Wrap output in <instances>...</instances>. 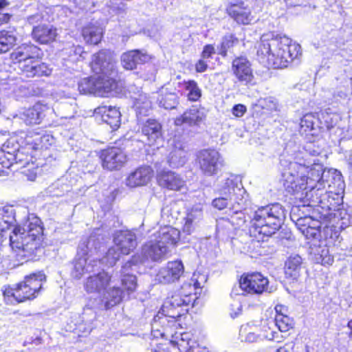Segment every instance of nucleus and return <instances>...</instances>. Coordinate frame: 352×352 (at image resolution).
Returning a JSON list of instances; mask_svg holds the SVG:
<instances>
[{
    "label": "nucleus",
    "instance_id": "1",
    "mask_svg": "<svg viewBox=\"0 0 352 352\" xmlns=\"http://www.w3.org/2000/svg\"><path fill=\"white\" fill-rule=\"evenodd\" d=\"M257 58L260 63L274 68L287 67L301 56V47L287 38L279 40L271 35L261 37L257 46Z\"/></svg>",
    "mask_w": 352,
    "mask_h": 352
},
{
    "label": "nucleus",
    "instance_id": "2",
    "mask_svg": "<svg viewBox=\"0 0 352 352\" xmlns=\"http://www.w3.org/2000/svg\"><path fill=\"white\" fill-rule=\"evenodd\" d=\"M285 217V210L278 203L258 208L252 219L254 234L258 233L265 236H272L279 230Z\"/></svg>",
    "mask_w": 352,
    "mask_h": 352
},
{
    "label": "nucleus",
    "instance_id": "3",
    "mask_svg": "<svg viewBox=\"0 0 352 352\" xmlns=\"http://www.w3.org/2000/svg\"><path fill=\"white\" fill-rule=\"evenodd\" d=\"M280 165L284 168L282 173L283 186L290 193L306 189L309 181H315V178L309 174L307 168L302 166V162H291L285 157L280 159Z\"/></svg>",
    "mask_w": 352,
    "mask_h": 352
},
{
    "label": "nucleus",
    "instance_id": "4",
    "mask_svg": "<svg viewBox=\"0 0 352 352\" xmlns=\"http://www.w3.org/2000/svg\"><path fill=\"white\" fill-rule=\"evenodd\" d=\"M45 278V274L41 272L27 276L14 288L6 289L4 296H12L18 302L32 300L37 296Z\"/></svg>",
    "mask_w": 352,
    "mask_h": 352
},
{
    "label": "nucleus",
    "instance_id": "5",
    "mask_svg": "<svg viewBox=\"0 0 352 352\" xmlns=\"http://www.w3.org/2000/svg\"><path fill=\"white\" fill-rule=\"evenodd\" d=\"M20 227L13 230L12 234L9 235L10 245L12 249L19 250L22 256L30 257L36 256L42 251L41 236L22 234Z\"/></svg>",
    "mask_w": 352,
    "mask_h": 352
},
{
    "label": "nucleus",
    "instance_id": "6",
    "mask_svg": "<svg viewBox=\"0 0 352 352\" xmlns=\"http://www.w3.org/2000/svg\"><path fill=\"white\" fill-rule=\"evenodd\" d=\"M196 162L201 173L208 177L216 175L224 166V161L215 149H202L197 154Z\"/></svg>",
    "mask_w": 352,
    "mask_h": 352
},
{
    "label": "nucleus",
    "instance_id": "7",
    "mask_svg": "<svg viewBox=\"0 0 352 352\" xmlns=\"http://www.w3.org/2000/svg\"><path fill=\"white\" fill-rule=\"evenodd\" d=\"M322 149L314 143L308 144L305 151L297 154L296 161L302 162V166L307 168L309 174L314 176V173H317V177L320 176L322 171V165L320 163L318 156L321 154Z\"/></svg>",
    "mask_w": 352,
    "mask_h": 352
},
{
    "label": "nucleus",
    "instance_id": "8",
    "mask_svg": "<svg viewBox=\"0 0 352 352\" xmlns=\"http://www.w3.org/2000/svg\"><path fill=\"white\" fill-rule=\"evenodd\" d=\"M153 176V170L149 166H141L130 171L124 180V185L134 189L148 185Z\"/></svg>",
    "mask_w": 352,
    "mask_h": 352
},
{
    "label": "nucleus",
    "instance_id": "9",
    "mask_svg": "<svg viewBox=\"0 0 352 352\" xmlns=\"http://www.w3.org/2000/svg\"><path fill=\"white\" fill-rule=\"evenodd\" d=\"M90 67L96 74H112L116 68L113 54L109 50H101L94 54Z\"/></svg>",
    "mask_w": 352,
    "mask_h": 352
},
{
    "label": "nucleus",
    "instance_id": "10",
    "mask_svg": "<svg viewBox=\"0 0 352 352\" xmlns=\"http://www.w3.org/2000/svg\"><path fill=\"white\" fill-rule=\"evenodd\" d=\"M100 159L104 168L114 170L124 166L127 161V156L120 148L111 147L101 151Z\"/></svg>",
    "mask_w": 352,
    "mask_h": 352
},
{
    "label": "nucleus",
    "instance_id": "11",
    "mask_svg": "<svg viewBox=\"0 0 352 352\" xmlns=\"http://www.w3.org/2000/svg\"><path fill=\"white\" fill-rule=\"evenodd\" d=\"M268 280L260 273L243 275L239 280V287L243 292L249 294H261L266 290Z\"/></svg>",
    "mask_w": 352,
    "mask_h": 352
},
{
    "label": "nucleus",
    "instance_id": "12",
    "mask_svg": "<svg viewBox=\"0 0 352 352\" xmlns=\"http://www.w3.org/2000/svg\"><path fill=\"white\" fill-rule=\"evenodd\" d=\"M184 273V267L181 261L168 262L156 275V280L160 283L169 284L179 280Z\"/></svg>",
    "mask_w": 352,
    "mask_h": 352
},
{
    "label": "nucleus",
    "instance_id": "13",
    "mask_svg": "<svg viewBox=\"0 0 352 352\" xmlns=\"http://www.w3.org/2000/svg\"><path fill=\"white\" fill-rule=\"evenodd\" d=\"M244 193L245 190L242 187L241 183L233 175L228 177L220 188L221 195L230 199L239 206L243 204V195Z\"/></svg>",
    "mask_w": 352,
    "mask_h": 352
},
{
    "label": "nucleus",
    "instance_id": "14",
    "mask_svg": "<svg viewBox=\"0 0 352 352\" xmlns=\"http://www.w3.org/2000/svg\"><path fill=\"white\" fill-rule=\"evenodd\" d=\"M208 111L201 106H192L182 116L176 118L175 124L181 126L186 124L188 126H199L206 118Z\"/></svg>",
    "mask_w": 352,
    "mask_h": 352
},
{
    "label": "nucleus",
    "instance_id": "15",
    "mask_svg": "<svg viewBox=\"0 0 352 352\" xmlns=\"http://www.w3.org/2000/svg\"><path fill=\"white\" fill-rule=\"evenodd\" d=\"M166 245L157 242L156 239H151L146 242L142 248V261H159L164 259L168 252Z\"/></svg>",
    "mask_w": 352,
    "mask_h": 352
},
{
    "label": "nucleus",
    "instance_id": "16",
    "mask_svg": "<svg viewBox=\"0 0 352 352\" xmlns=\"http://www.w3.org/2000/svg\"><path fill=\"white\" fill-rule=\"evenodd\" d=\"M111 276L104 271L89 276L84 283V288L87 293L100 294L109 285Z\"/></svg>",
    "mask_w": 352,
    "mask_h": 352
},
{
    "label": "nucleus",
    "instance_id": "17",
    "mask_svg": "<svg viewBox=\"0 0 352 352\" xmlns=\"http://www.w3.org/2000/svg\"><path fill=\"white\" fill-rule=\"evenodd\" d=\"M113 242L122 254L128 255L136 248L137 237L132 231L120 230L114 234Z\"/></svg>",
    "mask_w": 352,
    "mask_h": 352
},
{
    "label": "nucleus",
    "instance_id": "18",
    "mask_svg": "<svg viewBox=\"0 0 352 352\" xmlns=\"http://www.w3.org/2000/svg\"><path fill=\"white\" fill-rule=\"evenodd\" d=\"M158 184L171 190H181L185 187L184 179L178 173L171 170H162L157 173Z\"/></svg>",
    "mask_w": 352,
    "mask_h": 352
},
{
    "label": "nucleus",
    "instance_id": "19",
    "mask_svg": "<svg viewBox=\"0 0 352 352\" xmlns=\"http://www.w3.org/2000/svg\"><path fill=\"white\" fill-rule=\"evenodd\" d=\"M141 133L148 145H154L162 138V126L158 120L149 118L142 123Z\"/></svg>",
    "mask_w": 352,
    "mask_h": 352
},
{
    "label": "nucleus",
    "instance_id": "20",
    "mask_svg": "<svg viewBox=\"0 0 352 352\" xmlns=\"http://www.w3.org/2000/svg\"><path fill=\"white\" fill-rule=\"evenodd\" d=\"M315 181L322 184V188L327 186L330 190H342L344 187V182L340 172L335 169L325 170L322 169L320 176L317 177V173H314Z\"/></svg>",
    "mask_w": 352,
    "mask_h": 352
},
{
    "label": "nucleus",
    "instance_id": "21",
    "mask_svg": "<svg viewBox=\"0 0 352 352\" xmlns=\"http://www.w3.org/2000/svg\"><path fill=\"white\" fill-rule=\"evenodd\" d=\"M232 70L237 79L245 84L251 82L254 78L251 65L243 56L237 57L232 61Z\"/></svg>",
    "mask_w": 352,
    "mask_h": 352
},
{
    "label": "nucleus",
    "instance_id": "22",
    "mask_svg": "<svg viewBox=\"0 0 352 352\" xmlns=\"http://www.w3.org/2000/svg\"><path fill=\"white\" fill-rule=\"evenodd\" d=\"M39 50V48L33 44H22L11 53L10 58L19 66L21 63H27L38 57Z\"/></svg>",
    "mask_w": 352,
    "mask_h": 352
},
{
    "label": "nucleus",
    "instance_id": "23",
    "mask_svg": "<svg viewBox=\"0 0 352 352\" xmlns=\"http://www.w3.org/2000/svg\"><path fill=\"white\" fill-rule=\"evenodd\" d=\"M89 255L82 254L78 249L76 258L73 263V269L72 270V276L76 279H80L85 273L94 271V265L97 261H90L88 263Z\"/></svg>",
    "mask_w": 352,
    "mask_h": 352
},
{
    "label": "nucleus",
    "instance_id": "24",
    "mask_svg": "<svg viewBox=\"0 0 352 352\" xmlns=\"http://www.w3.org/2000/svg\"><path fill=\"white\" fill-rule=\"evenodd\" d=\"M94 114L100 116L102 122L109 124L113 130L120 126L121 114L116 107L100 106L94 109Z\"/></svg>",
    "mask_w": 352,
    "mask_h": 352
},
{
    "label": "nucleus",
    "instance_id": "25",
    "mask_svg": "<svg viewBox=\"0 0 352 352\" xmlns=\"http://www.w3.org/2000/svg\"><path fill=\"white\" fill-rule=\"evenodd\" d=\"M25 143L29 149H47L54 143L52 135L47 133L41 135L38 133L30 132L25 138Z\"/></svg>",
    "mask_w": 352,
    "mask_h": 352
},
{
    "label": "nucleus",
    "instance_id": "26",
    "mask_svg": "<svg viewBox=\"0 0 352 352\" xmlns=\"http://www.w3.org/2000/svg\"><path fill=\"white\" fill-rule=\"evenodd\" d=\"M149 59L150 56L146 53L138 50L125 52L121 56L122 66L129 70L135 69L138 65L143 64Z\"/></svg>",
    "mask_w": 352,
    "mask_h": 352
},
{
    "label": "nucleus",
    "instance_id": "27",
    "mask_svg": "<svg viewBox=\"0 0 352 352\" xmlns=\"http://www.w3.org/2000/svg\"><path fill=\"white\" fill-rule=\"evenodd\" d=\"M56 36V29L47 25L34 26L32 31V38L40 44H47L52 42Z\"/></svg>",
    "mask_w": 352,
    "mask_h": 352
},
{
    "label": "nucleus",
    "instance_id": "28",
    "mask_svg": "<svg viewBox=\"0 0 352 352\" xmlns=\"http://www.w3.org/2000/svg\"><path fill=\"white\" fill-rule=\"evenodd\" d=\"M110 74H102L96 77V96L109 97L117 87V82Z\"/></svg>",
    "mask_w": 352,
    "mask_h": 352
},
{
    "label": "nucleus",
    "instance_id": "29",
    "mask_svg": "<svg viewBox=\"0 0 352 352\" xmlns=\"http://www.w3.org/2000/svg\"><path fill=\"white\" fill-rule=\"evenodd\" d=\"M187 161V152L184 144L181 142H175L170 152L167 162L170 167L179 168L183 166Z\"/></svg>",
    "mask_w": 352,
    "mask_h": 352
},
{
    "label": "nucleus",
    "instance_id": "30",
    "mask_svg": "<svg viewBox=\"0 0 352 352\" xmlns=\"http://www.w3.org/2000/svg\"><path fill=\"white\" fill-rule=\"evenodd\" d=\"M179 231L172 227H164L161 228L154 234L155 239L158 243L163 245L175 244L179 238Z\"/></svg>",
    "mask_w": 352,
    "mask_h": 352
},
{
    "label": "nucleus",
    "instance_id": "31",
    "mask_svg": "<svg viewBox=\"0 0 352 352\" xmlns=\"http://www.w3.org/2000/svg\"><path fill=\"white\" fill-rule=\"evenodd\" d=\"M202 219V211L199 208H192L184 218V223L182 230L187 234L194 232L198 228Z\"/></svg>",
    "mask_w": 352,
    "mask_h": 352
},
{
    "label": "nucleus",
    "instance_id": "32",
    "mask_svg": "<svg viewBox=\"0 0 352 352\" xmlns=\"http://www.w3.org/2000/svg\"><path fill=\"white\" fill-rule=\"evenodd\" d=\"M190 302V297L189 296L182 297L179 294H175L172 296L170 300L166 303V305L164 306V308L168 309L170 307V311H168V315L172 318H177L182 315V311H178L177 313H174V311L182 306H188Z\"/></svg>",
    "mask_w": 352,
    "mask_h": 352
},
{
    "label": "nucleus",
    "instance_id": "33",
    "mask_svg": "<svg viewBox=\"0 0 352 352\" xmlns=\"http://www.w3.org/2000/svg\"><path fill=\"white\" fill-rule=\"evenodd\" d=\"M228 12L229 15L238 23L246 25L249 24L252 20L250 10L245 7L232 5L229 8Z\"/></svg>",
    "mask_w": 352,
    "mask_h": 352
},
{
    "label": "nucleus",
    "instance_id": "34",
    "mask_svg": "<svg viewBox=\"0 0 352 352\" xmlns=\"http://www.w3.org/2000/svg\"><path fill=\"white\" fill-rule=\"evenodd\" d=\"M103 237L98 234H92L86 240L82 241L78 249L82 254L89 255L93 250L96 251L100 249L102 244Z\"/></svg>",
    "mask_w": 352,
    "mask_h": 352
},
{
    "label": "nucleus",
    "instance_id": "35",
    "mask_svg": "<svg viewBox=\"0 0 352 352\" xmlns=\"http://www.w3.org/2000/svg\"><path fill=\"white\" fill-rule=\"evenodd\" d=\"M123 292L119 287H113L103 293L102 301L106 309L119 304L123 298Z\"/></svg>",
    "mask_w": 352,
    "mask_h": 352
},
{
    "label": "nucleus",
    "instance_id": "36",
    "mask_svg": "<svg viewBox=\"0 0 352 352\" xmlns=\"http://www.w3.org/2000/svg\"><path fill=\"white\" fill-rule=\"evenodd\" d=\"M302 258L298 254H292L285 262V273L296 278L300 273L302 265Z\"/></svg>",
    "mask_w": 352,
    "mask_h": 352
},
{
    "label": "nucleus",
    "instance_id": "37",
    "mask_svg": "<svg viewBox=\"0 0 352 352\" xmlns=\"http://www.w3.org/2000/svg\"><path fill=\"white\" fill-rule=\"evenodd\" d=\"M21 233L22 234H32L33 236H41L43 228L41 226V220L37 217L32 216L23 224Z\"/></svg>",
    "mask_w": 352,
    "mask_h": 352
},
{
    "label": "nucleus",
    "instance_id": "38",
    "mask_svg": "<svg viewBox=\"0 0 352 352\" xmlns=\"http://www.w3.org/2000/svg\"><path fill=\"white\" fill-rule=\"evenodd\" d=\"M82 36L87 43L96 45L102 38V29L99 26L88 25L83 28Z\"/></svg>",
    "mask_w": 352,
    "mask_h": 352
},
{
    "label": "nucleus",
    "instance_id": "39",
    "mask_svg": "<svg viewBox=\"0 0 352 352\" xmlns=\"http://www.w3.org/2000/svg\"><path fill=\"white\" fill-rule=\"evenodd\" d=\"M16 42L14 31H0V54L6 53L12 48Z\"/></svg>",
    "mask_w": 352,
    "mask_h": 352
},
{
    "label": "nucleus",
    "instance_id": "40",
    "mask_svg": "<svg viewBox=\"0 0 352 352\" xmlns=\"http://www.w3.org/2000/svg\"><path fill=\"white\" fill-rule=\"evenodd\" d=\"M14 209L9 206L0 208V230L6 232L14 221Z\"/></svg>",
    "mask_w": 352,
    "mask_h": 352
},
{
    "label": "nucleus",
    "instance_id": "41",
    "mask_svg": "<svg viewBox=\"0 0 352 352\" xmlns=\"http://www.w3.org/2000/svg\"><path fill=\"white\" fill-rule=\"evenodd\" d=\"M316 122L317 118L313 113L305 114L300 120V132L302 134L314 135Z\"/></svg>",
    "mask_w": 352,
    "mask_h": 352
},
{
    "label": "nucleus",
    "instance_id": "42",
    "mask_svg": "<svg viewBox=\"0 0 352 352\" xmlns=\"http://www.w3.org/2000/svg\"><path fill=\"white\" fill-rule=\"evenodd\" d=\"M19 118L27 125L37 124L41 122V113L36 108H30L20 113Z\"/></svg>",
    "mask_w": 352,
    "mask_h": 352
},
{
    "label": "nucleus",
    "instance_id": "43",
    "mask_svg": "<svg viewBox=\"0 0 352 352\" xmlns=\"http://www.w3.org/2000/svg\"><path fill=\"white\" fill-rule=\"evenodd\" d=\"M78 90L83 94H93L96 96V77L85 78L78 82Z\"/></svg>",
    "mask_w": 352,
    "mask_h": 352
},
{
    "label": "nucleus",
    "instance_id": "44",
    "mask_svg": "<svg viewBox=\"0 0 352 352\" xmlns=\"http://www.w3.org/2000/svg\"><path fill=\"white\" fill-rule=\"evenodd\" d=\"M321 119L323 120L328 129L336 126L341 121L340 116L336 112L331 111L330 109H326L322 112Z\"/></svg>",
    "mask_w": 352,
    "mask_h": 352
},
{
    "label": "nucleus",
    "instance_id": "45",
    "mask_svg": "<svg viewBox=\"0 0 352 352\" xmlns=\"http://www.w3.org/2000/svg\"><path fill=\"white\" fill-rule=\"evenodd\" d=\"M135 107L138 114L146 115L151 109L152 104L146 94H141L135 99Z\"/></svg>",
    "mask_w": 352,
    "mask_h": 352
},
{
    "label": "nucleus",
    "instance_id": "46",
    "mask_svg": "<svg viewBox=\"0 0 352 352\" xmlns=\"http://www.w3.org/2000/svg\"><path fill=\"white\" fill-rule=\"evenodd\" d=\"M317 184L315 186H310L311 189L306 193V197L309 200V205H316L321 202V197L322 195L324 188H322V184L317 181Z\"/></svg>",
    "mask_w": 352,
    "mask_h": 352
},
{
    "label": "nucleus",
    "instance_id": "47",
    "mask_svg": "<svg viewBox=\"0 0 352 352\" xmlns=\"http://www.w3.org/2000/svg\"><path fill=\"white\" fill-rule=\"evenodd\" d=\"M276 325L278 329L283 332H287L293 327V320L286 314L276 315Z\"/></svg>",
    "mask_w": 352,
    "mask_h": 352
},
{
    "label": "nucleus",
    "instance_id": "48",
    "mask_svg": "<svg viewBox=\"0 0 352 352\" xmlns=\"http://www.w3.org/2000/svg\"><path fill=\"white\" fill-rule=\"evenodd\" d=\"M121 254L122 253L116 245L111 247L108 250L105 256L102 259V262L107 265L113 266L120 259Z\"/></svg>",
    "mask_w": 352,
    "mask_h": 352
},
{
    "label": "nucleus",
    "instance_id": "49",
    "mask_svg": "<svg viewBox=\"0 0 352 352\" xmlns=\"http://www.w3.org/2000/svg\"><path fill=\"white\" fill-rule=\"evenodd\" d=\"M185 89L188 91V98L191 101H197L201 96V89L195 80H188L184 82Z\"/></svg>",
    "mask_w": 352,
    "mask_h": 352
},
{
    "label": "nucleus",
    "instance_id": "50",
    "mask_svg": "<svg viewBox=\"0 0 352 352\" xmlns=\"http://www.w3.org/2000/svg\"><path fill=\"white\" fill-rule=\"evenodd\" d=\"M178 104V97L175 93H168L160 99V104L166 109H173Z\"/></svg>",
    "mask_w": 352,
    "mask_h": 352
},
{
    "label": "nucleus",
    "instance_id": "51",
    "mask_svg": "<svg viewBox=\"0 0 352 352\" xmlns=\"http://www.w3.org/2000/svg\"><path fill=\"white\" fill-rule=\"evenodd\" d=\"M8 157L11 159V166H14V164H15L21 165V167H25L28 162V156L25 155L20 148L14 154L8 153Z\"/></svg>",
    "mask_w": 352,
    "mask_h": 352
},
{
    "label": "nucleus",
    "instance_id": "52",
    "mask_svg": "<svg viewBox=\"0 0 352 352\" xmlns=\"http://www.w3.org/2000/svg\"><path fill=\"white\" fill-rule=\"evenodd\" d=\"M122 276V284L125 289L129 292H133L137 287V278L136 276L131 274H127Z\"/></svg>",
    "mask_w": 352,
    "mask_h": 352
},
{
    "label": "nucleus",
    "instance_id": "53",
    "mask_svg": "<svg viewBox=\"0 0 352 352\" xmlns=\"http://www.w3.org/2000/svg\"><path fill=\"white\" fill-rule=\"evenodd\" d=\"M238 43V39L236 38L232 34L226 35L223 37L220 54L225 56L229 48L232 47L235 43Z\"/></svg>",
    "mask_w": 352,
    "mask_h": 352
},
{
    "label": "nucleus",
    "instance_id": "54",
    "mask_svg": "<svg viewBox=\"0 0 352 352\" xmlns=\"http://www.w3.org/2000/svg\"><path fill=\"white\" fill-rule=\"evenodd\" d=\"M235 204L236 203H234L232 200L224 195H221V197L214 199L212 201L213 206L219 210H223L229 206L234 207Z\"/></svg>",
    "mask_w": 352,
    "mask_h": 352
},
{
    "label": "nucleus",
    "instance_id": "55",
    "mask_svg": "<svg viewBox=\"0 0 352 352\" xmlns=\"http://www.w3.org/2000/svg\"><path fill=\"white\" fill-rule=\"evenodd\" d=\"M34 65L35 60L32 59L27 63H21V65L19 66V69L24 76L28 78H33L34 73Z\"/></svg>",
    "mask_w": 352,
    "mask_h": 352
},
{
    "label": "nucleus",
    "instance_id": "56",
    "mask_svg": "<svg viewBox=\"0 0 352 352\" xmlns=\"http://www.w3.org/2000/svg\"><path fill=\"white\" fill-rule=\"evenodd\" d=\"M50 73L51 69L45 63L35 60L34 77L49 76Z\"/></svg>",
    "mask_w": 352,
    "mask_h": 352
},
{
    "label": "nucleus",
    "instance_id": "57",
    "mask_svg": "<svg viewBox=\"0 0 352 352\" xmlns=\"http://www.w3.org/2000/svg\"><path fill=\"white\" fill-rule=\"evenodd\" d=\"M8 149L6 151L0 150V173H3L5 169H8L11 167V159L8 157Z\"/></svg>",
    "mask_w": 352,
    "mask_h": 352
},
{
    "label": "nucleus",
    "instance_id": "58",
    "mask_svg": "<svg viewBox=\"0 0 352 352\" xmlns=\"http://www.w3.org/2000/svg\"><path fill=\"white\" fill-rule=\"evenodd\" d=\"M240 336L242 340L248 342H256L258 338V336L254 332L248 331L247 328L240 329Z\"/></svg>",
    "mask_w": 352,
    "mask_h": 352
},
{
    "label": "nucleus",
    "instance_id": "59",
    "mask_svg": "<svg viewBox=\"0 0 352 352\" xmlns=\"http://www.w3.org/2000/svg\"><path fill=\"white\" fill-rule=\"evenodd\" d=\"M6 148L9 153L14 154L20 148L17 142L12 140H9L3 144V148L1 151H6Z\"/></svg>",
    "mask_w": 352,
    "mask_h": 352
},
{
    "label": "nucleus",
    "instance_id": "60",
    "mask_svg": "<svg viewBox=\"0 0 352 352\" xmlns=\"http://www.w3.org/2000/svg\"><path fill=\"white\" fill-rule=\"evenodd\" d=\"M138 262V260L135 258H133L131 261H127L122 265L120 273L121 275H124L127 274H131V268L133 265H135Z\"/></svg>",
    "mask_w": 352,
    "mask_h": 352
},
{
    "label": "nucleus",
    "instance_id": "61",
    "mask_svg": "<svg viewBox=\"0 0 352 352\" xmlns=\"http://www.w3.org/2000/svg\"><path fill=\"white\" fill-rule=\"evenodd\" d=\"M246 111V107L243 104H236L232 108V113L236 117H241Z\"/></svg>",
    "mask_w": 352,
    "mask_h": 352
},
{
    "label": "nucleus",
    "instance_id": "62",
    "mask_svg": "<svg viewBox=\"0 0 352 352\" xmlns=\"http://www.w3.org/2000/svg\"><path fill=\"white\" fill-rule=\"evenodd\" d=\"M214 54V48L212 45H206L202 52L201 56L203 58H208Z\"/></svg>",
    "mask_w": 352,
    "mask_h": 352
},
{
    "label": "nucleus",
    "instance_id": "63",
    "mask_svg": "<svg viewBox=\"0 0 352 352\" xmlns=\"http://www.w3.org/2000/svg\"><path fill=\"white\" fill-rule=\"evenodd\" d=\"M232 309L230 312V315L232 318L236 317L242 310V306L239 302H236L231 305Z\"/></svg>",
    "mask_w": 352,
    "mask_h": 352
},
{
    "label": "nucleus",
    "instance_id": "64",
    "mask_svg": "<svg viewBox=\"0 0 352 352\" xmlns=\"http://www.w3.org/2000/svg\"><path fill=\"white\" fill-rule=\"evenodd\" d=\"M207 67V63L203 60H199L195 65V69L197 72L199 73L205 72Z\"/></svg>",
    "mask_w": 352,
    "mask_h": 352
}]
</instances>
